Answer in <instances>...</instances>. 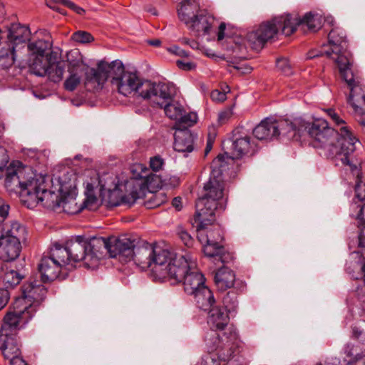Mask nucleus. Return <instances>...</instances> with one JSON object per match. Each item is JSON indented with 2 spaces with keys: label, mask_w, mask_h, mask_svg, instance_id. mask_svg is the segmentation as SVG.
<instances>
[{
  "label": "nucleus",
  "mask_w": 365,
  "mask_h": 365,
  "mask_svg": "<svg viewBox=\"0 0 365 365\" xmlns=\"http://www.w3.org/2000/svg\"><path fill=\"white\" fill-rule=\"evenodd\" d=\"M69 214L75 215L83 210V205L76 202V195L73 192L65 193L61 196L60 207Z\"/></svg>",
  "instance_id": "nucleus-37"
},
{
  "label": "nucleus",
  "mask_w": 365,
  "mask_h": 365,
  "mask_svg": "<svg viewBox=\"0 0 365 365\" xmlns=\"http://www.w3.org/2000/svg\"><path fill=\"white\" fill-rule=\"evenodd\" d=\"M290 21L289 22L293 26V33L295 32L297 26H301L305 31H316L321 27V19L318 15L310 13L306 14L303 18H299L297 14H287Z\"/></svg>",
  "instance_id": "nucleus-21"
},
{
  "label": "nucleus",
  "mask_w": 365,
  "mask_h": 365,
  "mask_svg": "<svg viewBox=\"0 0 365 365\" xmlns=\"http://www.w3.org/2000/svg\"><path fill=\"white\" fill-rule=\"evenodd\" d=\"M215 22V18L212 15L207 13L206 11L201 10L189 25L187 26L197 33L203 32L207 34L210 29Z\"/></svg>",
  "instance_id": "nucleus-30"
},
{
  "label": "nucleus",
  "mask_w": 365,
  "mask_h": 365,
  "mask_svg": "<svg viewBox=\"0 0 365 365\" xmlns=\"http://www.w3.org/2000/svg\"><path fill=\"white\" fill-rule=\"evenodd\" d=\"M126 187L130 193L122 195L118 190H108V196L102 198V202L108 207H116L120 205H133L137 199L141 198L143 195L142 185L138 181H128Z\"/></svg>",
  "instance_id": "nucleus-11"
},
{
  "label": "nucleus",
  "mask_w": 365,
  "mask_h": 365,
  "mask_svg": "<svg viewBox=\"0 0 365 365\" xmlns=\"http://www.w3.org/2000/svg\"><path fill=\"white\" fill-rule=\"evenodd\" d=\"M26 322L11 313L5 315L0 329V350L4 358L21 354L17 331Z\"/></svg>",
  "instance_id": "nucleus-8"
},
{
  "label": "nucleus",
  "mask_w": 365,
  "mask_h": 365,
  "mask_svg": "<svg viewBox=\"0 0 365 365\" xmlns=\"http://www.w3.org/2000/svg\"><path fill=\"white\" fill-rule=\"evenodd\" d=\"M55 54L51 52L46 56H36L29 66L31 72L38 76H45Z\"/></svg>",
  "instance_id": "nucleus-32"
},
{
  "label": "nucleus",
  "mask_w": 365,
  "mask_h": 365,
  "mask_svg": "<svg viewBox=\"0 0 365 365\" xmlns=\"http://www.w3.org/2000/svg\"><path fill=\"white\" fill-rule=\"evenodd\" d=\"M65 63L63 61H58V56L56 53L48 68H47L46 76H47L51 81L57 83L63 79Z\"/></svg>",
  "instance_id": "nucleus-41"
},
{
  "label": "nucleus",
  "mask_w": 365,
  "mask_h": 365,
  "mask_svg": "<svg viewBox=\"0 0 365 365\" xmlns=\"http://www.w3.org/2000/svg\"><path fill=\"white\" fill-rule=\"evenodd\" d=\"M224 160V155H220L213 161L209 180L204 185L203 194L196 202L195 214L201 226H204L207 222H215V212L225 207V182L222 176Z\"/></svg>",
  "instance_id": "nucleus-3"
},
{
  "label": "nucleus",
  "mask_w": 365,
  "mask_h": 365,
  "mask_svg": "<svg viewBox=\"0 0 365 365\" xmlns=\"http://www.w3.org/2000/svg\"><path fill=\"white\" fill-rule=\"evenodd\" d=\"M73 2H72L70 0H46V4L48 7L62 14H65V13L63 11L62 9L58 7L56 4H61L68 8H70L71 6H73Z\"/></svg>",
  "instance_id": "nucleus-54"
},
{
  "label": "nucleus",
  "mask_w": 365,
  "mask_h": 365,
  "mask_svg": "<svg viewBox=\"0 0 365 365\" xmlns=\"http://www.w3.org/2000/svg\"><path fill=\"white\" fill-rule=\"evenodd\" d=\"M177 234L181 241L187 247H191L193 245L194 240L188 232L182 227H178Z\"/></svg>",
  "instance_id": "nucleus-55"
},
{
  "label": "nucleus",
  "mask_w": 365,
  "mask_h": 365,
  "mask_svg": "<svg viewBox=\"0 0 365 365\" xmlns=\"http://www.w3.org/2000/svg\"><path fill=\"white\" fill-rule=\"evenodd\" d=\"M16 58V51L14 45L6 43L0 45V68H9L14 64Z\"/></svg>",
  "instance_id": "nucleus-38"
},
{
  "label": "nucleus",
  "mask_w": 365,
  "mask_h": 365,
  "mask_svg": "<svg viewBox=\"0 0 365 365\" xmlns=\"http://www.w3.org/2000/svg\"><path fill=\"white\" fill-rule=\"evenodd\" d=\"M51 44L48 41L40 39L30 43L28 48L36 56H46V51L51 48Z\"/></svg>",
  "instance_id": "nucleus-47"
},
{
  "label": "nucleus",
  "mask_w": 365,
  "mask_h": 365,
  "mask_svg": "<svg viewBox=\"0 0 365 365\" xmlns=\"http://www.w3.org/2000/svg\"><path fill=\"white\" fill-rule=\"evenodd\" d=\"M287 14L262 23L256 29L247 34L246 42L253 50H260L269 40L277 38L279 34L290 36L293 34V26L289 22Z\"/></svg>",
  "instance_id": "nucleus-4"
},
{
  "label": "nucleus",
  "mask_w": 365,
  "mask_h": 365,
  "mask_svg": "<svg viewBox=\"0 0 365 365\" xmlns=\"http://www.w3.org/2000/svg\"><path fill=\"white\" fill-rule=\"evenodd\" d=\"M175 255L160 247H155L152 257L151 271L155 278L165 279V275L168 273L166 268L169 267L170 262Z\"/></svg>",
  "instance_id": "nucleus-18"
},
{
  "label": "nucleus",
  "mask_w": 365,
  "mask_h": 365,
  "mask_svg": "<svg viewBox=\"0 0 365 365\" xmlns=\"http://www.w3.org/2000/svg\"><path fill=\"white\" fill-rule=\"evenodd\" d=\"M130 181H138L142 185L143 189V195L141 197L146 196L145 192L148 190L149 192H154L155 190L161 188L164 185L162 178L156 174H150L144 179H131Z\"/></svg>",
  "instance_id": "nucleus-39"
},
{
  "label": "nucleus",
  "mask_w": 365,
  "mask_h": 365,
  "mask_svg": "<svg viewBox=\"0 0 365 365\" xmlns=\"http://www.w3.org/2000/svg\"><path fill=\"white\" fill-rule=\"evenodd\" d=\"M85 195L86 198L81 203L83 205V210L85 208L89 210H96L100 205V201L94 195L93 187L91 184L87 185Z\"/></svg>",
  "instance_id": "nucleus-45"
},
{
  "label": "nucleus",
  "mask_w": 365,
  "mask_h": 365,
  "mask_svg": "<svg viewBox=\"0 0 365 365\" xmlns=\"http://www.w3.org/2000/svg\"><path fill=\"white\" fill-rule=\"evenodd\" d=\"M164 164V160L160 156H155L150 160V166L153 171H159Z\"/></svg>",
  "instance_id": "nucleus-60"
},
{
  "label": "nucleus",
  "mask_w": 365,
  "mask_h": 365,
  "mask_svg": "<svg viewBox=\"0 0 365 365\" xmlns=\"http://www.w3.org/2000/svg\"><path fill=\"white\" fill-rule=\"evenodd\" d=\"M211 98L217 102H223L226 100V91H219L214 90L211 93Z\"/></svg>",
  "instance_id": "nucleus-64"
},
{
  "label": "nucleus",
  "mask_w": 365,
  "mask_h": 365,
  "mask_svg": "<svg viewBox=\"0 0 365 365\" xmlns=\"http://www.w3.org/2000/svg\"><path fill=\"white\" fill-rule=\"evenodd\" d=\"M27 231L26 227L19 222L14 221L4 225L1 237H6L8 240H16V242L24 241Z\"/></svg>",
  "instance_id": "nucleus-31"
},
{
  "label": "nucleus",
  "mask_w": 365,
  "mask_h": 365,
  "mask_svg": "<svg viewBox=\"0 0 365 365\" xmlns=\"http://www.w3.org/2000/svg\"><path fill=\"white\" fill-rule=\"evenodd\" d=\"M4 183L8 192L19 194L29 208H34L38 203L48 209L60 207L59 195L48 190L43 180L36 178V175L29 167H9Z\"/></svg>",
  "instance_id": "nucleus-2"
},
{
  "label": "nucleus",
  "mask_w": 365,
  "mask_h": 365,
  "mask_svg": "<svg viewBox=\"0 0 365 365\" xmlns=\"http://www.w3.org/2000/svg\"><path fill=\"white\" fill-rule=\"evenodd\" d=\"M174 138L175 150L179 153H191L194 150V135L188 129L175 130Z\"/></svg>",
  "instance_id": "nucleus-25"
},
{
  "label": "nucleus",
  "mask_w": 365,
  "mask_h": 365,
  "mask_svg": "<svg viewBox=\"0 0 365 365\" xmlns=\"http://www.w3.org/2000/svg\"><path fill=\"white\" fill-rule=\"evenodd\" d=\"M0 278L6 287L5 289L8 290L9 288H13L19 284L23 277L14 269L3 267L2 270L0 271Z\"/></svg>",
  "instance_id": "nucleus-42"
},
{
  "label": "nucleus",
  "mask_w": 365,
  "mask_h": 365,
  "mask_svg": "<svg viewBox=\"0 0 365 365\" xmlns=\"http://www.w3.org/2000/svg\"><path fill=\"white\" fill-rule=\"evenodd\" d=\"M30 34V30L27 26L19 24H12L7 34L8 43L16 48L18 45L25 43L29 39Z\"/></svg>",
  "instance_id": "nucleus-29"
},
{
  "label": "nucleus",
  "mask_w": 365,
  "mask_h": 365,
  "mask_svg": "<svg viewBox=\"0 0 365 365\" xmlns=\"http://www.w3.org/2000/svg\"><path fill=\"white\" fill-rule=\"evenodd\" d=\"M73 39L76 42L86 43L93 41V37L88 32L78 31L73 34Z\"/></svg>",
  "instance_id": "nucleus-56"
},
{
  "label": "nucleus",
  "mask_w": 365,
  "mask_h": 365,
  "mask_svg": "<svg viewBox=\"0 0 365 365\" xmlns=\"http://www.w3.org/2000/svg\"><path fill=\"white\" fill-rule=\"evenodd\" d=\"M222 302L225 306V309L227 312H230L234 309L237 305V297L236 294L232 292H227L222 299Z\"/></svg>",
  "instance_id": "nucleus-53"
},
{
  "label": "nucleus",
  "mask_w": 365,
  "mask_h": 365,
  "mask_svg": "<svg viewBox=\"0 0 365 365\" xmlns=\"http://www.w3.org/2000/svg\"><path fill=\"white\" fill-rule=\"evenodd\" d=\"M227 359L228 355H225L224 353L210 352L202 357L201 365H220V361H225Z\"/></svg>",
  "instance_id": "nucleus-51"
},
{
  "label": "nucleus",
  "mask_w": 365,
  "mask_h": 365,
  "mask_svg": "<svg viewBox=\"0 0 365 365\" xmlns=\"http://www.w3.org/2000/svg\"><path fill=\"white\" fill-rule=\"evenodd\" d=\"M326 112L336 125H340L345 123L344 120L339 116L334 109L329 108L326 110Z\"/></svg>",
  "instance_id": "nucleus-63"
},
{
  "label": "nucleus",
  "mask_w": 365,
  "mask_h": 365,
  "mask_svg": "<svg viewBox=\"0 0 365 365\" xmlns=\"http://www.w3.org/2000/svg\"><path fill=\"white\" fill-rule=\"evenodd\" d=\"M237 339L236 332L232 329H226L222 336L217 333L216 331L212 330L205 337V342L209 349L212 351L219 350V353H222V350L225 347H229L230 343Z\"/></svg>",
  "instance_id": "nucleus-20"
},
{
  "label": "nucleus",
  "mask_w": 365,
  "mask_h": 365,
  "mask_svg": "<svg viewBox=\"0 0 365 365\" xmlns=\"http://www.w3.org/2000/svg\"><path fill=\"white\" fill-rule=\"evenodd\" d=\"M69 75L64 82V88L68 91H73L80 84L83 73L68 72Z\"/></svg>",
  "instance_id": "nucleus-52"
},
{
  "label": "nucleus",
  "mask_w": 365,
  "mask_h": 365,
  "mask_svg": "<svg viewBox=\"0 0 365 365\" xmlns=\"http://www.w3.org/2000/svg\"><path fill=\"white\" fill-rule=\"evenodd\" d=\"M195 222L197 223V237L203 245V251L207 257H212L214 262H220L222 264L232 260V257L225 252V248L220 244L222 240V231L217 225H212L214 222H208L201 226L200 220H197V214L195 215Z\"/></svg>",
  "instance_id": "nucleus-6"
},
{
  "label": "nucleus",
  "mask_w": 365,
  "mask_h": 365,
  "mask_svg": "<svg viewBox=\"0 0 365 365\" xmlns=\"http://www.w3.org/2000/svg\"><path fill=\"white\" fill-rule=\"evenodd\" d=\"M205 282V279L203 274L198 271L196 268V265L195 268L189 270L181 281L184 292L190 296H192L202 287H205L206 286Z\"/></svg>",
  "instance_id": "nucleus-22"
},
{
  "label": "nucleus",
  "mask_w": 365,
  "mask_h": 365,
  "mask_svg": "<svg viewBox=\"0 0 365 365\" xmlns=\"http://www.w3.org/2000/svg\"><path fill=\"white\" fill-rule=\"evenodd\" d=\"M276 66L285 75H290L292 73V68L288 59L285 58H278L276 61Z\"/></svg>",
  "instance_id": "nucleus-58"
},
{
  "label": "nucleus",
  "mask_w": 365,
  "mask_h": 365,
  "mask_svg": "<svg viewBox=\"0 0 365 365\" xmlns=\"http://www.w3.org/2000/svg\"><path fill=\"white\" fill-rule=\"evenodd\" d=\"M175 94V88L173 85L159 83H151L146 82L144 83V88L141 89L140 96L143 98L151 99L154 103L160 107L170 101Z\"/></svg>",
  "instance_id": "nucleus-12"
},
{
  "label": "nucleus",
  "mask_w": 365,
  "mask_h": 365,
  "mask_svg": "<svg viewBox=\"0 0 365 365\" xmlns=\"http://www.w3.org/2000/svg\"><path fill=\"white\" fill-rule=\"evenodd\" d=\"M176 64L179 68L183 71H192L196 67V65L193 62L189 61L187 59L177 60Z\"/></svg>",
  "instance_id": "nucleus-61"
},
{
  "label": "nucleus",
  "mask_w": 365,
  "mask_h": 365,
  "mask_svg": "<svg viewBox=\"0 0 365 365\" xmlns=\"http://www.w3.org/2000/svg\"><path fill=\"white\" fill-rule=\"evenodd\" d=\"M68 72L84 73L88 66L84 63L83 56L78 49H73L66 54Z\"/></svg>",
  "instance_id": "nucleus-36"
},
{
  "label": "nucleus",
  "mask_w": 365,
  "mask_h": 365,
  "mask_svg": "<svg viewBox=\"0 0 365 365\" xmlns=\"http://www.w3.org/2000/svg\"><path fill=\"white\" fill-rule=\"evenodd\" d=\"M119 241H122V238H116L111 237L108 239L103 237H93L86 240V245L88 253L93 254L96 258V265L98 264V254L103 253V250H106L111 257L118 259L120 250L115 246Z\"/></svg>",
  "instance_id": "nucleus-14"
},
{
  "label": "nucleus",
  "mask_w": 365,
  "mask_h": 365,
  "mask_svg": "<svg viewBox=\"0 0 365 365\" xmlns=\"http://www.w3.org/2000/svg\"><path fill=\"white\" fill-rule=\"evenodd\" d=\"M358 228L359 229L358 247L361 249L362 254L365 255V226Z\"/></svg>",
  "instance_id": "nucleus-62"
},
{
  "label": "nucleus",
  "mask_w": 365,
  "mask_h": 365,
  "mask_svg": "<svg viewBox=\"0 0 365 365\" xmlns=\"http://www.w3.org/2000/svg\"><path fill=\"white\" fill-rule=\"evenodd\" d=\"M332 26L333 28L328 36L331 48L329 50H327L324 52L327 56L334 58L339 55L348 54L346 53L348 45L344 30L334 24H332Z\"/></svg>",
  "instance_id": "nucleus-17"
},
{
  "label": "nucleus",
  "mask_w": 365,
  "mask_h": 365,
  "mask_svg": "<svg viewBox=\"0 0 365 365\" xmlns=\"http://www.w3.org/2000/svg\"><path fill=\"white\" fill-rule=\"evenodd\" d=\"M21 245L16 240L0 237V259L5 262L14 261L19 256Z\"/></svg>",
  "instance_id": "nucleus-27"
},
{
  "label": "nucleus",
  "mask_w": 365,
  "mask_h": 365,
  "mask_svg": "<svg viewBox=\"0 0 365 365\" xmlns=\"http://www.w3.org/2000/svg\"><path fill=\"white\" fill-rule=\"evenodd\" d=\"M110 83L113 88L124 96H128L133 93H140L139 89L144 88V83L137 75L125 71L123 63L120 61L112 62Z\"/></svg>",
  "instance_id": "nucleus-9"
},
{
  "label": "nucleus",
  "mask_w": 365,
  "mask_h": 365,
  "mask_svg": "<svg viewBox=\"0 0 365 365\" xmlns=\"http://www.w3.org/2000/svg\"><path fill=\"white\" fill-rule=\"evenodd\" d=\"M201 11L198 0H183L178 9L179 19L187 26Z\"/></svg>",
  "instance_id": "nucleus-28"
},
{
  "label": "nucleus",
  "mask_w": 365,
  "mask_h": 365,
  "mask_svg": "<svg viewBox=\"0 0 365 365\" xmlns=\"http://www.w3.org/2000/svg\"><path fill=\"white\" fill-rule=\"evenodd\" d=\"M356 176L355 197L351 205V216L356 222L357 227L365 226V181L364 176L357 165L349 168Z\"/></svg>",
  "instance_id": "nucleus-10"
},
{
  "label": "nucleus",
  "mask_w": 365,
  "mask_h": 365,
  "mask_svg": "<svg viewBox=\"0 0 365 365\" xmlns=\"http://www.w3.org/2000/svg\"><path fill=\"white\" fill-rule=\"evenodd\" d=\"M233 112L231 108H226L218 114V123L220 125L227 123L232 116Z\"/></svg>",
  "instance_id": "nucleus-59"
},
{
  "label": "nucleus",
  "mask_w": 365,
  "mask_h": 365,
  "mask_svg": "<svg viewBox=\"0 0 365 365\" xmlns=\"http://www.w3.org/2000/svg\"><path fill=\"white\" fill-rule=\"evenodd\" d=\"M197 116L195 113H190L185 115L182 113V115L176 121L174 128L175 130L187 129L197 122Z\"/></svg>",
  "instance_id": "nucleus-50"
},
{
  "label": "nucleus",
  "mask_w": 365,
  "mask_h": 365,
  "mask_svg": "<svg viewBox=\"0 0 365 365\" xmlns=\"http://www.w3.org/2000/svg\"><path fill=\"white\" fill-rule=\"evenodd\" d=\"M354 268L357 270L356 273L355 271L351 270V268L347 267V272L351 275V277L354 279H363L365 277V264L360 265L358 263L355 262L354 264Z\"/></svg>",
  "instance_id": "nucleus-57"
},
{
  "label": "nucleus",
  "mask_w": 365,
  "mask_h": 365,
  "mask_svg": "<svg viewBox=\"0 0 365 365\" xmlns=\"http://www.w3.org/2000/svg\"><path fill=\"white\" fill-rule=\"evenodd\" d=\"M38 269L41 274L42 282H49L58 277L63 268L49 256H43L38 265Z\"/></svg>",
  "instance_id": "nucleus-23"
},
{
  "label": "nucleus",
  "mask_w": 365,
  "mask_h": 365,
  "mask_svg": "<svg viewBox=\"0 0 365 365\" xmlns=\"http://www.w3.org/2000/svg\"><path fill=\"white\" fill-rule=\"evenodd\" d=\"M235 281V273L227 267H221L215 273V282L217 288L221 291L231 288Z\"/></svg>",
  "instance_id": "nucleus-33"
},
{
  "label": "nucleus",
  "mask_w": 365,
  "mask_h": 365,
  "mask_svg": "<svg viewBox=\"0 0 365 365\" xmlns=\"http://www.w3.org/2000/svg\"><path fill=\"white\" fill-rule=\"evenodd\" d=\"M277 130L279 131V135H282L289 138H292L297 140H298L296 135L297 132L299 131V130H297L293 123L288 120H277Z\"/></svg>",
  "instance_id": "nucleus-44"
},
{
  "label": "nucleus",
  "mask_w": 365,
  "mask_h": 365,
  "mask_svg": "<svg viewBox=\"0 0 365 365\" xmlns=\"http://www.w3.org/2000/svg\"><path fill=\"white\" fill-rule=\"evenodd\" d=\"M115 246L120 249L118 260L121 262L133 260L143 269L151 267L155 250L152 245L145 242L135 244L128 238L122 237V241H119Z\"/></svg>",
  "instance_id": "nucleus-7"
},
{
  "label": "nucleus",
  "mask_w": 365,
  "mask_h": 365,
  "mask_svg": "<svg viewBox=\"0 0 365 365\" xmlns=\"http://www.w3.org/2000/svg\"><path fill=\"white\" fill-rule=\"evenodd\" d=\"M348 103L352 106L356 113L359 115L365 114V91L364 86L354 88L350 91Z\"/></svg>",
  "instance_id": "nucleus-34"
},
{
  "label": "nucleus",
  "mask_w": 365,
  "mask_h": 365,
  "mask_svg": "<svg viewBox=\"0 0 365 365\" xmlns=\"http://www.w3.org/2000/svg\"><path fill=\"white\" fill-rule=\"evenodd\" d=\"M208 311L207 323L211 329L215 331L224 330L230 321L228 312L220 307H212Z\"/></svg>",
  "instance_id": "nucleus-26"
},
{
  "label": "nucleus",
  "mask_w": 365,
  "mask_h": 365,
  "mask_svg": "<svg viewBox=\"0 0 365 365\" xmlns=\"http://www.w3.org/2000/svg\"><path fill=\"white\" fill-rule=\"evenodd\" d=\"M165 113L166 115L170 118L174 119L178 121L180 116L183 113L184 110L182 106L176 102L170 103V101L165 103L163 106Z\"/></svg>",
  "instance_id": "nucleus-46"
},
{
  "label": "nucleus",
  "mask_w": 365,
  "mask_h": 365,
  "mask_svg": "<svg viewBox=\"0 0 365 365\" xmlns=\"http://www.w3.org/2000/svg\"><path fill=\"white\" fill-rule=\"evenodd\" d=\"M302 127L313 140L314 146L322 150L321 155L334 159L336 165H339V162L349 168L356 165L354 163L352 154L356 150L355 144L359 141L347 127L340 129V139L338 132L322 118L306 123Z\"/></svg>",
  "instance_id": "nucleus-1"
},
{
  "label": "nucleus",
  "mask_w": 365,
  "mask_h": 365,
  "mask_svg": "<svg viewBox=\"0 0 365 365\" xmlns=\"http://www.w3.org/2000/svg\"><path fill=\"white\" fill-rule=\"evenodd\" d=\"M49 257L63 269H64L71 260L67 246L63 247L57 244L54 245L51 249Z\"/></svg>",
  "instance_id": "nucleus-40"
},
{
  "label": "nucleus",
  "mask_w": 365,
  "mask_h": 365,
  "mask_svg": "<svg viewBox=\"0 0 365 365\" xmlns=\"http://www.w3.org/2000/svg\"><path fill=\"white\" fill-rule=\"evenodd\" d=\"M22 295L16 299L12 308L7 313H11L24 321H29L36 310L46 294V289L40 282L30 279L21 287Z\"/></svg>",
  "instance_id": "nucleus-5"
},
{
  "label": "nucleus",
  "mask_w": 365,
  "mask_h": 365,
  "mask_svg": "<svg viewBox=\"0 0 365 365\" xmlns=\"http://www.w3.org/2000/svg\"><path fill=\"white\" fill-rule=\"evenodd\" d=\"M344 354L348 359V362L361 363L363 359L364 352L358 351L356 346L351 344H347L344 348Z\"/></svg>",
  "instance_id": "nucleus-48"
},
{
  "label": "nucleus",
  "mask_w": 365,
  "mask_h": 365,
  "mask_svg": "<svg viewBox=\"0 0 365 365\" xmlns=\"http://www.w3.org/2000/svg\"><path fill=\"white\" fill-rule=\"evenodd\" d=\"M111 63H101L98 68H87L85 75V86L88 90L101 89L104 83L108 78H110Z\"/></svg>",
  "instance_id": "nucleus-16"
},
{
  "label": "nucleus",
  "mask_w": 365,
  "mask_h": 365,
  "mask_svg": "<svg viewBox=\"0 0 365 365\" xmlns=\"http://www.w3.org/2000/svg\"><path fill=\"white\" fill-rule=\"evenodd\" d=\"M195 264L188 255H176L166 268L168 273L165 275V279L170 280L172 283L181 282L189 270L195 268Z\"/></svg>",
  "instance_id": "nucleus-13"
},
{
  "label": "nucleus",
  "mask_w": 365,
  "mask_h": 365,
  "mask_svg": "<svg viewBox=\"0 0 365 365\" xmlns=\"http://www.w3.org/2000/svg\"><path fill=\"white\" fill-rule=\"evenodd\" d=\"M150 196L145 202V205L148 209H153L159 207L167 201V195L164 192H150Z\"/></svg>",
  "instance_id": "nucleus-49"
},
{
  "label": "nucleus",
  "mask_w": 365,
  "mask_h": 365,
  "mask_svg": "<svg viewBox=\"0 0 365 365\" xmlns=\"http://www.w3.org/2000/svg\"><path fill=\"white\" fill-rule=\"evenodd\" d=\"M66 246L71 259L74 262L82 260L88 267H96V258L93 254L88 253L86 240H84L82 237L78 236L74 240H70Z\"/></svg>",
  "instance_id": "nucleus-15"
},
{
  "label": "nucleus",
  "mask_w": 365,
  "mask_h": 365,
  "mask_svg": "<svg viewBox=\"0 0 365 365\" xmlns=\"http://www.w3.org/2000/svg\"><path fill=\"white\" fill-rule=\"evenodd\" d=\"M333 59L337 64L340 75L347 83L350 91L354 88L364 86L361 78L352 70V63L348 54L339 55Z\"/></svg>",
  "instance_id": "nucleus-19"
},
{
  "label": "nucleus",
  "mask_w": 365,
  "mask_h": 365,
  "mask_svg": "<svg viewBox=\"0 0 365 365\" xmlns=\"http://www.w3.org/2000/svg\"><path fill=\"white\" fill-rule=\"evenodd\" d=\"M250 138L248 136L236 138L232 143V158H240L247 154L250 148Z\"/></svg>",
  "instance_id": "nucleus-43"
},
{
  "label": "nucleus",
  "mask_w": 365,
  "mask_h": 365,
  "mask_svg": "<svg viewBox=\"0 0 365 365\" xmlns=\"http://www.w3.org/2000/svg\"><path fill=\"white\" fill-rule=\"evenodd\" d=\"M192 296L194 297L197 307L204 311L210 310L215 303L213 294L207 286L202 287Z\"/></svg>",
  "instance_id": "nucleus-35"
},
{
  "label": "nucleus",
  "mask_w": 365,
  "mask_h": 365,
  "mask_svg": "<svg viewBox=\"0 0 365 365\" xmlns=\"http://www.w3.org/2000/svg\"><path fill=\"white\" fill-rule=\"evenodd\" d=\"M253 134L259 140H269L279 136L277 120L273 118L264 119L254 128Z\"/></svg>",
  "instance_id": "nucleus-24"
}]
</instances>
